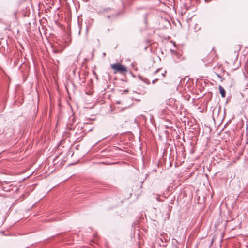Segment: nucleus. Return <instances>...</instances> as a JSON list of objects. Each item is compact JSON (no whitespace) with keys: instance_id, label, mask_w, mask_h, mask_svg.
Returning <instances> with one entry per match:
<instances>
[{"instance_id":"39448f33","label":"nucleus","mask_w":248,"mask_h":248,"mask_svg":"<svg viewBox=\"0 0 248 248\" xmlns=\"http://www.w3.org/2000/svg\"><path fill=\"white\" fill-rule=\"evenodd\" d=\"M128 92V90H124V92L122 93V94L126 93Z\"/></svg>"},{"instance_id":"20e7f679","label":"nucleus","mask_w":248,"mask_h":248,"mask_svg":"<svg viewBox=\"0 0 248 248\" xmlns=\"http://www.w3.org/2000/svg\"><path fill=\"white\" fill-rule=\"evenodd\" d=\"M218 89L219 91V93H220L222 97L225 98L226 96V92L224 88L221 85H219Z\"/></svg>"},{"instance_id":"f03ea898","label":"nucleus","mask_w":248,"mask_h":248,"mask_svg":"<svg viewBox=\"0 0 248 248\" xmlns=\"http://www.w3.org/2000/svg\"><path fill=\"white\" fill-rule=\"evenodd\" d=\"M202 60L204 62H210L217 58L216 51L212 49L209 52L204 51L202 54Z\"/></svg>"},{"instance_id":"7ed1b4c3","label":"nucleus","mask_w":248,"mask_h":248,"mask_svg":"<svg viewBox=\"0 0 248 248\" xmlns=\"http://www.w3.org/2000/svg\"><path fill=\"white\" fill-rule=\"evenodd\" d=\"M166 71L161 69H158L154 74L155 76V78L153 80L152 83L155 84L159 80H162L165 77Z\"/></svg>"},{"instance_id":"423d86ee","label":"nucleus","mask_w":248,"mask_h":248,"mask_svg":"<svg viewBox=\"0 0 248 248\" xmlns=\"http://www.w3.org/2000/svg\"><path fill=\"white\" fill-rule=\"evenodd\" d=\"M139 187H140V188H142V184H140L139 185Z\"/></svg>"},{"instance_id":"0eeeda50","label":"nucleus","mask_w":248,"mask_h":248,"mask_svg":"<svg viewBox=\"0 0 248 248\" xmlns=\"http://www.w3.org/2000/svg\"><path fill=\"white\" fill-rule=\"evenodd\" d=\"M116 103H117V104H120V101H117Z\"/></svg>"},{"instance_id":"f257e3e1","label":"nucleus","mask_w":248,"mask_h":248,"mask_svg":"<svg viewBox=\"0 0 248 248\" xmlns=\"http://www.w3.org/2000/svg\"><path fill=\"white\" fill-rule=\"evenodd\" d=\"M110 67L114 74H119L124 75L128 72L127 67L120 63L111 64Z\"/></svg>"}]
</instances>
